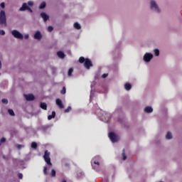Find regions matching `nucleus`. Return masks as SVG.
Here are the masks:
<instances>
[{"label":"nucleus","mask_w":182,"mask_h":182,"mask_svg":"<svg viewBox=\"0 0 182 182\" xmlns=\"http://www.w3.org/2000/svg\"><path fill=\"white\" fill-rule=\"evenodd\" d=\"M107 76H109V74H103L102 77H103V79L106 78Z\"/></svg>","instance_id":"obj_40"},{"label":"nucleus","mask_w":182,"mask_h":182,"mask_svg":"<svg viewBox=\"0 0 182 182\" xmlns=\"http://www.w3.org/2000/svg\"><path fill=\"white\" fill-rule=\"evenodd\" d=\"M165 139L166 140H171V139H173V134L171 132H167L165 135Z\"/></svg>","instance_id":"obj_13"},{"label":"nucleus","mask_w":182,"mask_h":182,"mask_svg":"<svg viewBox=\"0 0 182 182\" xmlns=\"http://www.w3.org/2000/svg\"><path fill=\"white\" fill-rule=\"evenodd\" d=\"M127 159V156H126V153L124 152V149L122 151V160H126Z\"/></svg>","instance_id":"obj_23"},{"label":"nucleus","mask_w":182,"mask_h":182,"mask_svg":"<svg viewBox=\"0 0 182 182\" xmlns=\"http://www.w3.org/2000/svg\"><path fill=\"white\" fill-rule=\"evenodd\" d=\"M43 159L47 163L48 166H52V163L50 162V153L48 152V151H45Z\"/></svg>","instance_id":"obj_2"},{"label":"nucleus","mask_w":182,"mask_h":182,"mask_svg":"<svg viewBox=\"0 0 182 182\" xmlns=\"http://www.w3.org/2000/svg\"><path fill=\"white\" fill-rule=\"evenodd\" d=\"M74 28H75V29H82V26H80V24L79 23H77V22H76V23H74Z\"/></svg>","instance_id":"obj_18"},{"label":"nucleus","mask_w":182,"mask_h":182,"mask_svg":"<svg viewBox=\"0 0 182 182\" xmlns=\"http://www.w3.org/2000/svg\"><path fill=\"white\" fill-rule=\"evenodd\" d=\"M28 8H29V6L26 3H23L22 6L19 9V11L21 12H23L24 11L28 10Z\"/></svg>","instance_id":"obj_11"},{"label":"nucleus","mask_w":182,"mask_h":182,"mask_svg":"<svg viewBox=\"0 0 182 182\" xmlns=\"http://www.w3.org/2000/svg\"><path fill=\"white\" fill-rule=\"evenodd\" d=\"M73 72V68H70V69L68 70V76H72Z\"/></svg>","instance_id":"obj_25"},{"label":"nucleus","mask_w":182,"mask_h":182,"mask_svg":"<svg viewBox=\"0 0 182 182\" xmlns=\"http://www.w3.org/2000/svg\"><path fill=\"white\" fill-rule=\"evenodd\" d=\"M48 120H51V119H53V117L52 115H49L48 117Z\"/></svg>","instance_id":"obj_42"},{"label":"nucleus","mask_w":182,"mask_h":182,"mask_svg":"<svg viewBox=\"0 0 182 182\" xmlns=\"http://www.w3.org/2000/svg\"><path fill=\"white\" fill-rule=\"evenodd\" d=\"M144 112H145V113H153V107L150 106L146 107Z\"/></svg>","instance_id":"obj_14"},{"label":"nucleus","mask_w":182,"mask_h":182,"mask_svg":"<svg viewBox=\"0 0 182 182\" xmlns=\"http://www.w3.org/2000/svg\"><path fill=\"white\" fill-rule=\"evenodd\" d=\"M51 116L53 117V118H55V117L56 116V112H55V111H53Z\"/></svg>","instance_id":"obj_34"},{"label":"nucleus","mask_w":182,"mask_h":182,"mask_svg":"<svg viewBox=\"0 0 182 182\" xmlns=\"http://www.w3.org/2000/svg\"><path fill=\"white\" fill-rule=\"evenodd\" d=\"M95 164H97V166H99V162H96V161H95Z\"/></svg>","instance_id":"obj_45"},{"label":"nucleus","mask_w":182,"mask_h":182,"mask_svg":"<svg viewBox=\"0 0 182 182\" xmlns=\"http://www.w3.org/2000/svg\"><path fill=\"white\" fill-rule=\"evenodd\" d=\"M85 61H86V60H85V58H83V57H80L79 59L80 63H83Z\"/></svg>","instance_id":"obj_26"},{"label":"nucleus","mask_w":182,"mask_h":182,"mask_svg":"<svg viewBox=\"0 0 182 182\" xmlns=\"http://www.w3.org/2000/svg\"><path fill=\"white\" fill-rule=\"evenodd\" d=\"M0 25H2L3 26H7L6 14L5 13V11H4V10H1L0 11Z\"/></svg>","instance_id":"obj_1"},{"label":"nucleus","mask_w":182,"mask_h":182,"mask_svg":"<svg viewBox=\"0 0 182 182\" xmlns=\"http://www.w3.org/2000/svg\"><path fill=\"white\" fill-rule=\"evenodd\" d=\"M70 110H72V107H68V109H66L65 110V113H69V112H70Z\"/></svg>","instance_id":"obj_30"},{"label":"nucleus","mask_w":182,"mask_h":182,"mask_svg":"<svg viewBox=\"0 0 182 182\" xmlns=\"http://www.w3.org/2000/svg\"><path fill=\"white\" fill-rule=\"evenodd\" d=\"M11 35L14 36V38H16V39H23V35H22V33H21V32L18 31V30H13L11 31Z\"/></svg>","instance_id":"obj_3"},{"label":"nucleus","mask_w":182,"mask_h":182,"mask_svg":"<svg viewBox=\"0 0 182 182\" xmlns=\"http://www.w3.org/2000/svg\"><path fill=\"white\" fill-rule=\"evenodd\" d=\"M6 141V139L5 138H1V143H5Z\"/></svg>","instance_id":"obj_37"},{"label":"nucleus","mask_w":182,"mask_h":182,"mask_svg":"<svg viewBox=\"0 0 182 182\" xmlns=\"http://www.w3.org/2000/svg\"><path fill=\"white\" fill-rule=\"evenodd\" d=\"M60 93L62 95H65V93H66V87H63V90H61Z\"/></svg>","instance_id":"obj_28"},{"label":"nucleus","mask_w":182,"mask_h":182,"mask_svg":"<svg viewBox=\"0 0 182 182\" xmlns=\"http://www.w3.org/2000/svg\"><path fill=\"white\" fill-rule=\"evenodd\" d=\"M24 39H29V35L28 34H26L24 36Z\"/></svg>","instance_id":"obj_39"},{"label":"nucleus","mask_w":182,"mask_h":182,"mask_svg":"<svg viewBox=\"0 0 182 182\" xmlns=\"http://www.w3.org/2000/svg\"><path fill=\"white\" fill-rule=\"evenodd\" d=\"M51 176H52V177L56 176V171H55V169L51 170Z\"/></svg>","instance_id":"obj_24"},{"label":"nucleus","mask_w":182,"mask_h":182,"mask_svg":"<svg viewBox=\"0 0 182 182\" xmlns=\"http://www.w3.org/2000/svg\"><path fill=\"white\" fill-rule=\"evenodd\" d=\"M33 38L37 41H41V39H42V33H41V31H36V33H34Z\"/></svg>","instance_id":"obj_9"},{"label":"nucleus","mask_w":182,"mask_h":182,"mask_svg":"<svg viewBox=\"0 0 182 182\" xmlns=\"http://www.w3.org/2000/svg\"><path fill=\"white\" fill-rule=\"evenodd\" d=\"M45 8H46V2L43 1L39 6V9H45Z\"/></svg>","instance_id":"obj_17"},{"label":"nucleus","mask_w":182,"mask_h":182,"mask_svg":"<svg viewBox=\"0 0 182 182\" xmlns=\"http://www.w3.org/2000/svg\"><path fill=\"white\" fill-rule=\"evenodd\" d=\"M8 113L10 114V116H15V112H14L13 109H8Z\"/></svg>","instance_id":"obj_21"},{"label":"nucleus","mask_w":182,"mask_h":182,"mask_svg":"<svg viewBox=\"0 0 182 182\" xmlns=\"http://www.w3.org/2000/svg\"><path fill=\"white\" fill-rule=\"evenodd\" d=\"M84 66L85 68H86V69L89 70L90 69V68H92V66H93V64H92V61L90 59L86 58L84 63Z\"/></svg>","instance_id":"obj_7"},{"label":"nucleus","mask_w":182,"mask_h":182,"mask_svg":"<svg viewBox=\"0 0 182 182\" xmlns=\"http://www.w3.org/2000/svg\"><path fill=\"white\" fill-rule=\"evenodd\" d=\"M28 5V6H33V1H29L27 3V6Z\"/></svg>","instance_id":"obj_27"},{"label":"nucleus","mask_w":182,"mask_h":182,"mask_svg":"<svg viewBox=\"0 0 182 182\" xmlns=\"http://www.w3.org/2000/svg\"><path fill=\"white\" fill-rule=\"evenodd\" d=\"M41 16L43 19L44 22H46V21H48L49 19V15L46 14V13H41Z\"/></svg>","instance_id":"obj_12"},{"label":"nucleus","mask_w":182,"mask_h":182,"mask_svg":"<svg viewBox=\"0 0 182 182\" xmlns=\"http://www.w3.org/2000/svg\"><path fill=\"white\" fill-rule=\"evenodd\" d=\"M124 87H125L126 90H130V89H132V85L129 83H126L124 85Z\"/></svg>","instance_id":"obj_20"},{"label":"nucleus","mask_w":182,"mask_h":182,"mask_svg":"<svg viewBox=\"0 0 182 182\" xmlns=\"http://www.w3.org/2000/svg\"><path fill=\"white\" fill-rule=\"evenodd\" d=\"M151 9L152 11H155V12H160V9H159V6L154 1H151L150 2Z\"/></svg>","instance_id":"obj_4"},{"label":"nucleus","mask_w":182,"mask_h":182,"mask_svg":"<svg viewBox=\"0 0 182 182\" xmlns=\"http://www.w3.org/2000/svg\"><path fill=\"white\" fill-rule=\"evenodd\" d=\"M27 11H28V12H31V14H32V12H33V11H32V9L31 7H29V6L27 9Z\"/></svg>","instance_id":"obj_36"},{"label":"nucleus","mask_w":182,"mask_h":182,"mask_svg":"<svg viewBox=\"0 0 182 182\" xmlns=\"http://www.w3.org/2000/svg\"><path fill=\"white\" fill-rule=\"evenodd\" d=\"M31 149H34L36 150L38 149V144L36 142H32L31 143Z\"/></svg>","instance_id":"obj_19"},{"label":"nucleus","mask_w":182,"mask_h":182,"mask_svg":"<svg viewBox=\"0 0 182 182\" xmlns=\"http://www.w3.org/2000/svg\"><path fill=\"white\" fill-rule=\"evenodd\" d=\"M47 170L48 168L46 167H44V169H43L44 174H48V172L46 171Z\"/></svg>","instance_id":"obj_35"},{"label":"nucleus","mask_w":182,"mask_h":182,"mask_svg":"<svg viewBox=\"0 0 182 182\" xmlns=\"http://www.w3.org/2000/svg\"><path fill=\"white\" fill-rule=\"evenodd\" d=\"M23 177V175H22V173H18V178L22 179Z\"/></svg>","instance_id":"obj_41"},{"label":"nucleus","mask_w":182,"mask_h":182,"mask_svg":"<svg viewBox=\"0 0 182 182\" xmlns=\"http://www.w3.org/2000/svg\"><path fill=\"white\" fill-rule=\"evenodd\" d=\"M2 103H4L5 105H8V100L6 99H3L1 100Z\"/></svg>","instance_id":"obj_31"},{"label":"nucleus","mask_w":182,"mask_h":182,"mask_svg":"<svg viewBox=\"0 0 182 182\" xmlns=\"http://www.w3.org/2000/svg\"><path fill=\"white\" fill-rule=\"evenodd\" d=\"M40 107H41V109H43V110H46L48 109V105H46V103L45 102H41L40 105Z\"/></svg>","instance_id":"obj_16"},{"label":"nucleus","mask_w":182,"mask_h":182,"mask_svg":"<svg viewBox=\"0 0 182 182\" xmlns=\"http://www.w3.org/2000/svg\"><path fill=\"white\" fill-rule=\"evenodd\" d=\"M0 69H2V61L0 60Z\"/></svg>","instance_id":"obj_43"},{"label":"nucleus","mask_w":182,"mask_h":182,"mask_svg":"<svg viewBox=\"0 0 182 182\" xmlns=\"http://www.w3.org/2000/svg\"><path fill=\"white\" fill-rule=\"evenodd\" d=\"M53 72H56V68H53Z\"/></svg>","instance_id":"obj_44"},{"label":"nucleus","mask_w":182,"mask_h":182,"mask_svg":"<svg viewBox=\"0 0 182 182\" xmlns=\"http://www.w3.org/2000/svg\"><path fill=\"white\" fill-rule=\"evenodd\" d=\"M109 137L112 143H117V141L119 140V136L116 135V134H114V132L109 133Z\"/></svg>","instance_id":"obj_5"},{"label":"nucleus","mask_w":182,"mask_h":182,"mask_svg":"<svg viewBox=\"0 0 182 182\" xmlns=\"http://www.w3.org/2000/svg\"><path fill=\"white\" fill-rule=\"evenodd\" d=\"M152 58H153V54H151L150 53H146L144 55V62H146L147 63H149V62H150Z\"/></svg>","instance_id":"obj_6"},{"label":"nucleus","mask_w":182,"mask_h":182,"mask_svg":"<svg viewBox=\"0 0 182 182\" xmlns=\"http://www.w3.org/2000/svg\"><path fill=\"white\" fill-rule=\"evenodd\" d=\"M155 56H159L160 55V50H159V49H155L154 50Z\"/></svg>","instance_id":"obj_22"},{"label":"nucleus","mask_w":182,"mask_h":182,"mask_svg":"<svg viewBox=\"0 0 182 182\" xmlns=\"http://www.w3.org/2000/svg\"><path fill=\"white\" fill-rule=\"evenodd\" d=\"M55 103L60 109H64L65 108V105H63V102H62V100H60L59 98L56 99Z\"/></svg>","instance_id":"obj_10"},{"label":"nucleus","mask_w":182,"mask_h":182,"mask_svg":"<svg viewBox=\"0 0 182 182\" xmlns=\"http://www.w3.org/2000/svg\"><path fill=\"white\" fill-rule=\"evenodd\" d=\"M0 6L1 8H3V9L5 8V3L4 2L1 3Z\"/></svg>","instance_id":"obj_32"},{"label":"nucleus","mask_w":182,"mask_h":182,"mask_svg":"<svg viewBox=\"0 0 182 182\" xmlns=\"http://www.w3.org/2000/svg\"><path fill=\"white\" fill-rule=\"evenodd\" d=\"M57 55L60 59H65V56H66V55H65V53L62 51H58Z\"/></svg>","instance_id":"obj_15"},{"label":"nucleus","mask_w":182,"mask_h":182,"mask_svg":"<svg viewBox=\"0 0 182 182\" xmlns=\"http://www.w3.org/2000/svg\"><path fill=\"white\" fill-rule=\"evenodd\" d=\"M48 32H52L53 31V27L52 26H49L48 27Z\"/></svg>","instance_id":"obj_29"},{"label":"nucleus","mask_w":182,"mask_h":182,"mask_svg":"<svg viewBox=\"0 0 182 182\" xmlns=\"http://www.w3.org/2000/svg\"><path fill=\"white\" fill-rule=\"evenodd\" d=\"M16 147H17V149H21L22 147H23V145H19V144H18V145L16 146Z\"/></svg>","instance_id":"obj_38"},{"label":"nucleus","mask_w":182,"mask_h":182,"mask_svg":"<svg viewBox=\"0 0 182 182\" xmlns=\"http://www.w3.org/2000/svg\"><path fill=\"white\" fill-rule=\"evenodd\" d=\"M24 97L27 100V102H33V100H35V96L32 94L24 95Z\"/></svg>","instance_id":"obj_8"},{"label":"nucleus","mask_w":182,"mask_h":182,"mask_svg":"<svg viewBox=\"0 0 182 182\" xmlns=\"http://www.w3.org/2000/svg\"><path fill=\"white\" fill-rule=\"evenodd\" d=\"M0 35H5V31L4 30H0Z\"/></svg>","instance_id":"obj_33"}]
</instances>
